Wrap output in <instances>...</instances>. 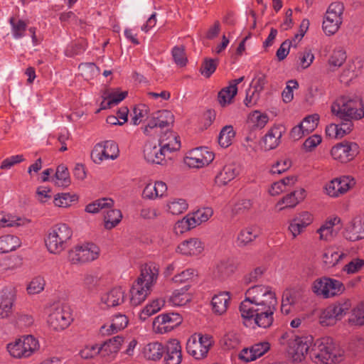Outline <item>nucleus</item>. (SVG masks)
Listing matches in <instances>:
<instances>
[{
  "label": "nucleus",
  "mask_w": 364,
  "mask_h": 364,
  "mask_svg": "<svg viewBox=\"0 0 364 364\" xmlns=\"http://www.w3.org/2000/svg\"><path fill=\"white\" fill-rule=\"evenodd\" d=\"M344 256L343 253L338 254V252H325L322 259L324 267L326 268L333 267L337 264L338 261Z\"/></svg>",
  "instance_id": "3c124183"
},
{
  "label": "nucleus",
  "mask_w": 364,
  "mask_h": 364,
  "mask_svg": "<svg viewBox=\"0 0 364 364\" xmlns=\"http://www.w3.org/2000/svg\"><path fill=\"white\" fill-rule=\"evenodd\" d=\"M343 235L350 241L364 238V217L361 215L355 217L346 226Z\"/></svg>",
  "instance_id": "2eb2a0df"
},
{
  "label": "nucleus",
  "mask_w": 364,
  "mask_h": 364,
  "mask_svg": "<svg viewBox=\"0 0 364 364\" xmlns=\"http://www.w3.org/2000/svg\"><path fill=\"white\" fill-rule=\"evenodd\" d=\"M355 185L353 178L343 176L331 181L325 187L326 193L331 197H338L346 193Z\"/></svg>",
  "instance_id": "ddd939ff"
},
{
  "label": "nucleus",
  "mask_w": 364,
  "mask_h": 364,
  "mask_svg": "<svg viewBox=\"0 0 364 364\" xmlns=\"http://www.w3.org/2000/svg\"><path fill=\"white\" fill-rule=\"evenodd\" d=\"M159 273V265L154 262L146 263L141 267V274L130 290L132 305L138 306L146 299L156 282Z\"/></svg>",
  "instance_id": "f03ea898"
},
{
  "label": "nucleus",
  "mask_w": 364,
  "mask_h": 364,
  "mask_svg": "<svg viewBox=\"0 0 364 364\" xmlns=\"http://www.w3.org/2000/svg\"><path fill=\"white\" fill-rule=\"evenodd\" d=\"M364 265V259H354L343 267V271L348 274H354L358 272Z\"/></svg>",
  "instance_id": "338daca9"
},
{
  "label": "nucleus",
  "mask_w": 364,
  "mask_h": 364,
  "mask_svg": "<svg viewBox=\"0 0 364 364\" xmlns=\"http://www.w3.org/2000/svg\"><path fill=\"white\" fill-rule=\"evenodd\" d=\"M123 341V337L119 336H114L105 341L102 344L99 346L100 354L102 356L105 357L117 353L119 350Z\"/></svg>",
  "instance_id": "4be33fe9"
},
{
  "label": "nucleus",
  "mask_w": 364,
  "mask_h": 364,
  "mask_svg": "<svg viewBox=\"0 0 364 364\" xmlns=\"http://www.w3.org/2000/svg\"><path fill=\"white\" fill-rule=\"evenodd\" d=\"M218 63V59L205 58L200 68L201 75L206 78L210 77L215 71Z\"/></svg>",
  "instance_id": "37998d69"
},
{
  "label": "nucleus",
  "mask_w": 364,
  "mask_h": 364,
  "mask_svg": "<svg viewBox=\"0 0 364 364\" xmlns=\"http://www.w3.org/2000/svg\"><path fill=\"white\" fill-rule=\"evenodd\" d=\"M122 218L119 210L110 209L106 212L104 216L105 228L110 230L119 223Z\"/></svg>",
  "instance_id": "c9c22d12"
},
{
  "label": "nucleus",
  "mask_w": 364,
  "mask_h": 364,
  "mask_svg": "<svg viewBox=\"0 0 364 364\" xmlns=\"http://www.w3.org/2000/svg\"><path fill=\"white\" fill-rule=\"evenodd\" d=\"M341 23L337 22L336 21H333L328 18H324L323 21V30L327 35H333L340 28Z\"/></svg>",
  "instance_id": "e2e57ef3"
},
{
  "label": "nucleus",
  "mask_w": 364,
  "mask_h": 364,
  "mask_svg": "<svg viewBox=\"0 0 364 364\" xmlns=\"http://www.w3.org/2000/svg\"><path fill=\"white\" fill-rule=\"evenodd\" d=\"M348 323L353 326H364V301L352 309Z\"/></svg>",
  "instance_id": "72a5a7b5"
},
{
  "label": "nucleus",
  "mask_w": 364,
  "mask_h": 364,
  "mask_svg": "<svg viewBox=\"0 0 364 364\" xmlns=\"http://www.w3.org/2000/svg\"><path fill=\"white\" fill-rule=\"evenodd\" d=\"M159 146H162L166 154L178 151L181 148L179 136L171 131L166 132L161 136Z\"/></svg>",
  "instance_id": "aec40b11"
},
{
  "label": "nucleus",
  "mask_w": 364,
  "mask_h": 364,
  "mask_svg": "<svg viewBox=\"0 0 364 364\" xmlns=\"http://www.w3.org/2000/svg\"><path fill=\"white\" fill-rule=\"evenodd\" d=\"M312 222V215L307 211H304L295 215L290 221L288 229L292 236L295 237L301 234Z\"/></svg>",
  "instance_id": "f3484780"
},
{
  "label": "nucleus",
  "mask_w": 364,
  "mask_h": 364,
  "mask_svg": "<svg viewBox=\"0 0 364 364\" xmlns=\"http://www.w3.org/2000/svg\"><path fill=\"white\" fill-rule=\"evenodd\" d=\"M345 289L341 281L326 277L316 279L312 285L313 291L323 298L341 295Z\"/></svg>",
  "instance_id": "423d86ee"
},
{
  "label": "nucleus",
  "mask_w": 364,
  "mask_h": 364,
  "mask_svg": "<svg viewBox=\"0 0 364 364\" xmlns=\"http://www.w3.org/2000/svg\"><path fill=\"white\" fill-rule=\"evenodd\" d=\"M78 200V196L70 193H58L54 197L53 203L58 207L67 208L76 203Z\"/></svg>",
  "instance_id": "e433bc0d"
},
{
  "label": "nucleus",
  "mask_w": 364,
  "mask_h": 364,
  "mask_svg": "<svg viewBox=\"0 0 364 364\" xmlns=\"http://www.w3.org/2000/svg\"><path fill=\"white\" fill-rule=\"evenodd\" d=\"M12 28V34L15 38H20L24 36L27 24L21 19H16L11 17L9 19Z\"/></svg>",
  "instance_id": "a18cd8bd"
},
{
  "label": "nucleus",
  "mask_w": 364,
  "mask_h": 364,
  "mask_svg": "<svg viewBox=\"0 0 364 364\" xmlns=\"http://www.w3.org/2000/svg\"><path fill=\"white\" fill-rule=\"evenodd\" d=\"M100 279L97 276L86 274L83 279V287L89 292H93L97 289Z\"/></svg>",
  "instance_id": "bf43d9fd"
},
{
  "label": "nucleus",
  "mask_w": 364,
  "mask_h": 364,
  "mask_svg": "<svg viewBox=\"0 0 364 364\" xmlns=\"http://www.w3.org/2000/svg\"><path fill=\"white\" fill-rule=\"evenodd\" d=\"M237 173L238 171L234 165H226L223 167V170L216 175L215 182L219 186H225L233 180Z\"/></svg>",
  "instance_id": "cd10ccee"
},
{
  "label": "nucleus",
  "mask_w": 364,
  "mask_h": 364,
  "mask_svg": "<svg viewBox=\"0 0 364 364\" xmlns=\"http://www.w3.org/2000/svg\"><path fill=\"white\" fill-rule=\"evenodd\" d=\"M318 120L319 117L318 114L309 115L302 120L300 125L302 126V129L306 135L312 132L316 128Z\"/></svg>",
  "instance_id": "603ef678"
},
{
  "label": "nucleus",
  "mask_w": 364,
  "mask_h": 364,
  "mask_svg": "<svg viewBox=\"0 0 364 364\" xmlns=\"http://www.w3.org/2000/svg\"><path fill=\"white\" fill-rule=\"evenodd\" d=\"M195 220L191 218L189 214L182 220H178L174 225V231L178 234H182L191 229L195 228Z\"/></svg>",
  "instance_id": "c03bdc74"
},
{
  "label": "nucleus",
  "mask_w": 364,
  "mask_h": 364,
  "mask_svg": "<svg viewBox=\"0 0 364 364\" xmlns=\"http://www.w3.org/2000/svg\"><path fill=\"white\" fill-rule=\"evenodd\" d=\"M305 197V191L303 188L291 192L284 196L278 203L277 206L285 204V206L279 208V210L284 208H294L299 201L302 200Z\"/></svg>",
  "instance_id": "a878e982"
},
{
  "label": "nucleus",
  "mask_w": 364,
  "mask_h": 364,
  "mask_svg": "<svg viewBox=\"0 0 364 364\" xmlns=\"http://www.w3.org/2000/svg\"><path fill=\"white\" fill-rule=\"evenodd\" d=\"M310 357L316 363L336 364L343 359V352L338 348L331 337L317 339L311 351Z\"/></svg>",
  "instance_id": "7ed1b4c3"
},
{
  "label": "nucleus",
  "mask_w": 364,
  "mask_h": 364,
  "mask_svg": "<svg viewBox=\"0 0 364 364\" xmlns=\"http://www.w3.org/2000/svg\"><path fill=\"white\" fill-rule=\"evenodd\" d=\"M233 88L230 85L223 88L218 95V100L222 107H225L232 102V99L236 95H233Z\"/></svg>",
  "instance_id": "49530a36"
},
{
  "label": "nucleus",
  "mask_w": 364,
  "mask_h": 364,
  "mask_svg": "<svg viewBox=\"0 0 364 364\" xmlns=\"http://www.w3.org/2000/svg\"><path fill=\"white\" fill-rule=\"evenodd\" d=\"M245 295V299L240 305L243 323L246 326L254 323L264 328L269 327L273 323V314L277 305V299L272 288L255 285L247 290Z\"/></svg>",
  "instance_id": "f257e3e1"
},
{
  "label": "nucleus",
  "mask_w": 364,
  "mask_h": 364,
  "mask_svg": "<svg viewBox=\"0 0 364 364\" xmlns=\"http://www.w3.org/2000/svg\"><path fill=\"white\" fill-rule=\"evenodd\" d=\"M144 156L147 162L156 164H163L166 157L169 158L162 146L150 141L144 145Z\"/></svg>",
  "instance_id": "dca6fc26"
},
{
  "label": "nucleus",
  "mask_w": 364,
  "mask_h": 364,
  "mask_svg": "<svg viewBox=\"0 0 364 364\" xmlns=\"http://www.w3.org/2000/svg\"><path fill=\"white\" fill-rule=\"evenodd\" d=\"M203 160V148L199 147L191 150L188 155L185 157L184 162L191 168H201L203 167V164H201Z\"/></svg>",
  "instance_id": "2f4dec72"
},
{
  "label": "nucleus",
  "mask_w": 364,
  "mask_h": 364,
  "mask_svg": "<svg viewBox=\"0 0 364 364\" xmlns=\"http://www.w3.org/2000/svg\"><path fill=\"white\" fill-rule=\"evenodd\" d=\"M72 321L69 308L63 305L53 307L48 318L50 328L57 331L65 329Z\"/></svg>",
  "instance_id": "6e6552de"
},
{
  "label": "nucleus",
  "mask_w": 364,
  "mask_h": 364,
  "mask_svg": "<svg viewBox=\"0 0 364 364\" xmlns=\"http://www.w3.org/2000/svg\"><path fill=\"white\" fill-rule=\"evenodd\" d=\"M73 235L72 230L65 223L53 226L48 232L44 241L48 250H63L68 247Z\"/></svg>",
  "instance_id": "39448f33"
},
{
  "label": "nucleus",
  "mask_w": 364,
  "mask_h": 364,
  "mask_svg": "<svg viewBox=\"0 0 364 364\" xmlns=\"http://www.w3.org/2000/svg\"><path fill=\"white\" fill-rule=\"evenodd\" d=\"M168 211L173 215H179L188 208V203L184 199H173L168 203Z\"/></svg>",
  "instance_id": "de8ad7c7"
},
{
  "label": "nucleus",
  "mask_w": 364,
  "mask_h": 364,
  "mask_svg": "<svg viewBox=\"0 0 364 364\" xmlns=\"http://www.w3.org/2000/svg\"><path fill=\"white\" fill-rule=\"evenodd\" d=\"M166 364H180L182 360L181 347L177 339L170 340L164 348Z\"/></svg>",
  "instance_id": "a211bd4d"
},
{
  "label": "nucleus",
  "mask_w": 364,
  "mask_h": 364,
  "mask_svg": "<svg viewBox=\"0 0 364 364\" xmlns=\"http://www.w3.org/2000/svg\"><path fill=\"white\" fill-rule=\"evenodd\" d=\"M173 122V114L170 111L166 109L159 110L149 121L147 125L144 127V133L146 135H153L156 133L155 129L168 127Z\"/></svg>",
  "instance_id": "f8f14e48"
},
{
  "label": "nucleus",
  "mask_w": 364,
  "mask_h": 364,
  "mask_svg": "<svg viewBox=\"0 0 364 364\" xmlns=\"http://www.w3.org/2000/svg\"><path fill=\"white\" fill-rule=\"evenodd\" d=\"M23 358L29 357L39 348L38 341L31 335L23 336L21 339Z\"/></svg>",
  "instance_id": "f704fd0d"
},
{
  "label": "nucleus",
  "mask_w": 364,
  "mask_h": 364,
  "mask_svg": "<svg viewBox=\"0 0 364 364\" xmlns=\"http://www.w3.org/2000/svg\"><path fill=\"white\" fill-rule=\"evenodd\" d=\"M223 342L227 349H233L240 344V340L237 334L228 333L224 336Z\"/></svg>",
  "instance_id": "0e129e2a"
},
{
  "label": "nucleus",
  "mask_w": 364,
  "mask_h": 364,
  "mask_svg": "<svg viewBox=\"0 0 364 364\" xmlns=\"http://www.w3.org/2000/svg\"><path fill=\"white\" fill-rule=\"evenodd\" d=\"M235 132L233 129L232 126L227 125L225 126L220 131L218 136V143L222 147H228L231 143L232 139L235 137Z\"/></svg>",
  "instance_id": "ea45409f"
},
{
  "label": "nucleus",
  "mask_w": 364,
  "mask_h": 364,
  "mask_svg": "<svg viewBox=\"0 0 364 364\" xmlns=\"http://www.w3.org/2000/svg\"><path fill=\"white\" fill-rule=\"evenodd\" d=\"M282 127L279 125H275L272 127L262 138L264 149L265 151H269L277 148L282 136Z\"/></svg>",
  "instance_id": "6ab92c4d"
},
{
  "label": "nucleus",
  "mask_w": 364,
  "mask_h": 364,
  "mask_svg": "<svg viewBox=\"0 0 364 364\" xmlns=\"http://www.w3.org/2000/svg\"><path fill=\"white\" fill-rule=\"evenodd\" d=\"M100 252H68V259L73 264L82 265L98 258Z\"/></svg>",
  "instance_id": "5701e85b"
},
{
  "label": "nucleus",
  "mask_w": 364,
  "mask_h": 364,
  "mask_svg": "<svg viewBox=\"0 0 364 364\" xmlns=\"http://www.w3.org/2000/svg\"><path fill=\"white\" fill-rule=\"evenodd\" d=\"M15 299V292L11 289H4L0 294V318H4L10 312Z\"/></svg>",
  "instance_id": "412c9836"
},
{
  "label": "nucleus",
  "mask_w": 364,
  "mask_h": 364,
  "mask_svg": "<svg viewBox=\"0 0 364 364\" xmlns=\"http://www.w3.org/2000/svg\"><path fill=\"white\" fill-rule=\"evenodd\" d=\"M249 119L257 129H262L268 122L269 117L266 114H262L259 111L253 112L249 117Z\"/></svg>",
  "instance_id": "864d4df0"
},
{
  "label": "nucleus",
  "mask_w": 364,
  "mask_h": 364,
  "mask_svg": "<svg viewBox=\"0 0 364 364\" xmlns=\"http://www.w3.org/2000/svg\"><path fill=\"white\" fill-rule=\"evenodd\" d=\"M182 321V317L177 313L162 314L154 318L153 328L157 333H164L180 325Z\"/></svg>",
  "instance_id": "9d476101"
},
{
  "label": "nucleus",
  "mask_w": 364,
  "mask_h": 364,
  "mask_svg": "<svg viewBox=\"0 0 364 364\" xmlns=\"http://www.w3.org/2000/svg\"><path fill=\"white\" fill-rule=\"evenodd\" d=\"M313 338L311 336H296L288 341L289 355L295 362H301L305 358L310 347L311 346Z\"/></svg>",
  "instance_id": "1a4fd4ad"
},
{
  "label": "nucleus",
  "mask_w": 364,
  "mask_h": 364,
  "mask_svg": "<svg viewBox=\"0 0 364 364\" xmlns=\"http://www.w3.org/2000/svg\"><path fill=\"white\" fill-rule=\"evenodd\" d=\"M124 291L120 287H114L102 296V301L107 306H116L124 302Z\"/></svg>",
  "instance_id": "393cba45"
},
{
  "label": "nucleus",
  "mask_w": 364,
  "mask_h": 364,
  "mask_svg": "<svg viewBox=\"0 0 364 364\" xmlns=\"http://www.w3.org/2000/svg\"><path fill=\"white\" fill-rule=\"evenodd\" d=\"M165 349L163 345L159 342H153L147 344L143 350L144 357L147 360L156 361L160 360L164 353Z\"/></svg>",
  "instance_id": "c85d7f7f"
},
{
  "label": "nucleus",
  "mask_w": 364,
  "mask_h": 364,
  "mask_svg": "<svg viewBox=\"0 0 364 364\" xmlns=\"http://www.w3.org/2000/svg\"><path fill=\"white\" fill-rule=\"evenodd\" d=\"M238 264V260L234 257L220 260L213 271L215 279L220 282L226 280L235 273Z\"/></svg>",
  "instance_id": "4468645a"
},
{
  "label": "nucleus",
  "mask_w": 364,
  "mask_h": 364,
  "mask_svg": "<svg viewBox=\"0 0 364 364\" xmlns=\"http://www.w3.org/2000/svg\"><path fill=\"white\" fill-rule=\"evenodd\" d=\"M189 285H186L180 289H176L170 298L171 301L175 306H183L190 300V296L187 294Z\"/></svg>",
  "instance_id": "4c0bfd02"
},
{
  "label": "nucleus",
  "mask_w": 364,
  "mask_h": 364,
  "mask_svg": "<svg viewBox=\"0 0 364 364\" xmlns=\"http://www.w3.org/2000/svg\"><path fill=\"white\" fill-rule=\"evenodd\" d=\"M19 237L7 235L0 237V250H16L21 246Z\"/></svg>",
  "instance_id": "58836bf2"
},
{
  "label": "nucleus",
  "mask_w": 364,
  "mask_h": 364,
  "mask_svg": "<svg viewBox=\"0 0 364 364\" xmlns=\"http://www.w3.org/2000/svg\"><path fill=\"white\" fill-rule=\"evenodd\" d=\"M292 46V41L289 39L285 40L282 43L279 48L276 52V56L278 60L282 61L284 60L289 53L290 47Z\"/></svg>",
  "instance_id": "774afa93"
},
{
  "label": "nucleus",
  "mask_w": 364,
  "mask_h": 364,
  "mask_svg": "<svg viewBox=\"0 0 364 364\" xmlns=\"http://www.w3.org/2000/svg\"><path fill=\"white\" fill-rule=\"evenodd\" d=\"M200 343L198 342L196 336H192L186 343V350L188 354L196 359H201L207 355V350H203Z\"/></svg>",
  "instance_id": "c756f323"
},
{
  "label": "nucleus",
  "mask_w": 364,
  "mask_h": 364,
  "mask_svg": "<svg viewBox=\"0 0 364 364\" xmlns=\"http://www.w3.org/2000/svg\"><path fill=\"white\" fill-rule=\"evenodd\" d=\"M331 112L338 117L358 120L364 117V105L358 97L341 96L332 104Z\"/></svg>",
  "instance_id": "20e7f679"
},
{
  "label": "nucleus",
  "mask_w": 364,
  "mask_h": 364,
  "mask_svg": "<svg viewBox=\"0 0 364 364\" xmlns=\"http://www.w3.org/2000/svg\"><path fill=\"white\" fill-rule=\"evenodd\" d=\"M149 107L144 104H140L133 109L134 116L132 119V124L138 125L144 117H147L149 114Z\"/></svg>",
  "instance_id": "09e8293b"
},
{
  "label": "nucleus",
  "mask_w": 364,
  "mask_h": 364,
  "mask_svg": "<svg viewBox=\"0 0 364 364\" xmlns=\"http://www.w3.org/2000/svg\"><path fill=\"white\" fill-rule=\"evenodd\" d=\"M164 305V300H154L151 304H147L144 307L139 315V318L142 321H145L149 316L157 313Z\"/></svg>",
  "instance_id": "79ce46f5"
},
{
  "label": "nucleus",
  "mask_w": 364,
  "mask_h": 364,
  "mask_svg": "<svg viewBox=\"0 0 364 364\" xmlns=\"http://www.w3.org/2000/svg\"><path fill=\"white\" fill-rule=\"evenodd\" d=\"M114 200L109 198H102L86 205L85 210L90 213H97L105 208H112Z\"/></svg>",
  "instance_id": "473e14b6"
},
{
  "label": "nucleus",
  "mask_w": 364,
  "mask_h": 364,
  "mask_svg": "<svg viewBox=\"0 0 364 364\" xmlns=\"http://www.w3.org/2000/svg\"><path fill=\"white\" fill-rule=\"evenodd\" d=\"M230 296L228 291L220 292L212 298L211 305L215 314L221 315L226 312Z\"/></svg>",
  "instance_id": "bb28decb"
},
{
  "label": "nucleus",
  "mask_w": 364,
  "mask_h": 364,
  "mask_svg": "<svg viewBox=\"0 0 364 364\" xmlns=\"http://www.w3.org/2000/svg\"><path fill=\"white\" fill-rule=\"evenodd\" d=\"M299 65L306 69L313 63L314 55L310 49H305L304 52L299 53Z\"/></svg>",
  "instance_id": "13d9d810"
},
{
  "label": "nucleus",
  "mask_w": 364,
  "mask_h": 364,
  "mask_svg": "<svg viewBox=\"0 0 364 364\" xmlns=\"http://www.w3.org/2000/svg\"><path fill=\"white\" fill-rule=\"evenodd\" d=\"M128 322L129 320L126 315L122 314H116L113 317L109 328H106L103 326L100 328V332L102 335H110L117 333L127 327Z\"/></svg>",
  "instance_id": "b1692460"
},
{
  "label": "nucleus",
  "mask_w": 364,
  "mask_h": 364,
  "mask_svg": "<svg viewBox=\"0 0 364 364\" xmlns=\"http://www.w3.org/2000/svg\"><path fill=\"white\" fill-rule=\"evenodd\" d=\"M45 281L43 278L37 277L34 278L27 287L28 293L30 294H38L44 289Z\"/></svg>",
  "instance_id": "4d7b16f0"
},
{
  "label": "nucleus",
  "mask_w": 364,
  "mask_h": 364,
  "mask_svg": "<svg viewBox=\"0 0 364 364\" xmlns=\"http://www.w3.org/2000/svg\"><path fill=\"white\" fill-rule=\"evenodd\" d=\"M358 153V146L355 142L343 141L332 147V157L341 163L351 161Z\"/></svg>",
  "instance_id": "9b49d317"
},
{
  "label": "nucleus",
  "mask_w": 364,
  "mask_h": 364,
  "mask_svg": "<svg viewBox=\"0 0 364 364\" xmlns=\"http://www.w3.org/2000/svg\"><path fill=\"white\" fill-rule=\"evenodd\" d=\"M22 347L21 338H19L15 343L8 344L7 350L14 358H23Z\"/></svg>",
  "instance_id": "680f3d73"
},
{
  "label": "nucleus",
  "mask_w": 364,
  "mask_h": 364,
  "mask_svg": "<svg viewBox=\"0 0 364 364\" xmlns=\"http://www.w3.org/2000/svg\"><path fill=\"white\" fill-rule=\"evenodd\" d=\"M350 300L338 302L326 307L321 313L320 323L323 326H332L345 316L350 308Z\"/></svg>",
  "instance_id": "0eeeda50"
},
{
  "label": "nucleus",
  "mask_w": 364,
  "mask_h": 364,
  "mask_svg": "<svg viewBox=\"0 0 364 364\" xmlns=\"http://www.w3.org/2000/svg\"><path fill=\"white\" fill-rule=\"evenodd\" d=\"M172 55L174 62L177 65L180 66L186 65L187 63V58L186 57L184 48L183 47H174L172 50Z\"/></svg>",
  "instance_id": "69168bd1"
},
{
  "label": "nucleus",
  "mask_w": 364,
  "mask_h": 364,
  "mask_svg": "<svg viewBox=\"0 0 364 364\" xmlns=\"http://www.w3.org/2000/svg\"><path fill=\"white\" fill-rule=\"evenodd\" d=\"M346 60V52L343 49H338L333 50L328 60V63L331 67L339 68L343 64Z\"/></svg>",
  "instance_id": "6e6d98bb"
},
{
  "label": "nucleus",
  "mask_w": 364,
  "mask_h": 364,
  "mask_svg": "<svg viewBox=\"0 0 364 364\" xmlns=\"http://www.w3.org/2000/svg\"><path fill=\"white\" fill-rule=\"evenodd\" d=\"M259 235V230L255 227H248L242 229L237 236L239 247H244L252 242Z\"/></svg>",
  "instance_id": "7c9ffc66"
},
{
  "label": "nucleus",
  "mask_w": 364,
  "mask_h": 364,
  "mask_svg": "<svg viewBox=\"0 0 364 364\" xmlns=\"http://www.w3.org/2000/svg\"><path fill=\"white\" fill-rule=\"evenodd\" d=\"M204 249L203 242L198 238L193 237L183 241L178 245V250H193L197 249Z\"/></svg>",
  "instance_id": "5fc2aeb1"
},
{
  "label": "nucleus",
  "mask_w": 364,
  "mask_h": 364,
  "mask_svg": "<svg viewBox=\"0 0 364 364\" xmlns=\"http://www.w3.org/2000/svg\"><path fill=\"white\" fill-rule=\"evenodd\" d=\"M55 184L58 186L68 187L70 184V178L68 168L60 164L57 167L55 174Z\"/></svg>",
  "instance_id": "a19ab883"
},
{
  "label": "nucleus",
  "mask_w": 364,
  "mask_h": 364,
  "mask_svg": "<svg viewBox=\"0 0 364 364\" xmlns=\"http://www.w3.org/2000/svg\"><path fill=\"white\" fill-rule=\"evenodd\" d=\"M128 92H109V90H105L103 93V98L105 100H109L110 102L114 105L119 104L121 101H122L127 96Z\"/></svg>",
  "instance_id": "052dcab7"
},
{
  "label": "nucleus",
  "mask_w": 364,
  "mask_h": 364,
  "mask_svg": "<svg viewBox=\"0 0 364 364\" xmlns=\"http://www.w3.org/2000/svg\"><path fill=\"white\" fill-rule=\"evenodd\" d=\"M213 215V210L210 208L198 210L191 214H189L191 218L195 220V227L199 225L203 222L207 221Z\"/></svg>",
  "instance_id": "8fccbe9b"
}]
</instances>
